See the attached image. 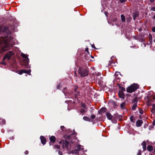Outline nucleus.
<instances>
[{"mask_svg": "<svg viewBox=\"0 0 155 155\" xmlns=\"http://www.w3.org/2000/svg\"><path fill=\"white\" fill-rule=\"evenodd\" d=\"M61 87V84H58L57 86V88L58 89H60V87Z\"/></svg>", "mask_w": 155, "mask_h": 155, "instance_id": "nucleus-43", "label": "nucleus"}, {"mask_svg": "<svg viewBox=\"0 0 155 155\" xmlns=\"http://www.w3.org/2000/svg\"><path fill=\"white\" fill-rule=\"evenodd\" d=\"M130 119L131 122H133V123L134 122V117L133 116H131V117H130Z\"/></svg>", "mask_w": 155, "mask_h": 155, "instance_id": "nucleus-27", "label": "nucleus"}, {"mask_svg": "<svg viewBox=\"0 0 155 155\" xmlns=\"http://www.w3.org/2000/svg\"><path fill=\"white\" fill-rule=\"evenodd\" d=\"M60 143H62V147L64 149L69 150H70V148L69 145V143L66 140H61Z\"/></svg>", "mask_w": 155, "mask_h": 155, "instance_id": "nucleus-3", "label": "nucleus"}, {"mask_svg": "<svg viewBox=\"0 0 155 155\" xmlns=\"http://www.w3.org/2000/svg\"><path fill=\"white\" fill-rule=\"evenodd\" d=\"M141 145L143 146V150H145L146 149V144L145 141H143L141 143Z\"/></svg>", "mask_w": 155, "mask_h": 155, "instance_id": "nucleus-13", "label": "nucleus"}, {"mask_svg": "<svg viewBox=\"0 0 155 155\" xmlns=\"http://www.w3.org/2000/svg\"><path fill=\"white\" fill-rule=\"evenodd\" d=\"M125 102H123L121 103L120 104V107L122 109H124L125 108Z\"/></svg>", "mask_w": 155, "mask_h": 155, "instance_id": "nucleus-16", "label": "nucleus"}, {"mask_svg": "<svg viewBox=\"0 0 155 155\" xmlns=\"http://www.w3.org/2000/svg\"><path fill=\"white\" fill-rule=\"evenodd\" d=\"M40 138L41 143L43 145L45 144L46 143V140L45 138L43 136H41Z\"/></svg>", "mask_w": 155, "mask_h": 155, "instance_id": "nucleus-10", "label": "nucleus"}, {"mask_svg": "<svg viewBox=\"0 0 155 155\" xmlns=\"http://www.w3.org/2000/svg\"><path fill=\"white\" fill-rule=\"evenodd\" d=\"M139 87L138 85L137 84H134L129 87L127 89L128 93H132L135 91Z\"/></svg>", "mask_w": 155, "mask_h": 155, "instance_id": "nucleus-1", "label": "nucleus"}, {"mask_svg": "<svg viewBox=\"0 0 155 155\" xmlns=\"http://www.w3.org/2000/svg\"><path fill=\"white\" fill-rule=\"evenodd\" d=\"M106 116L108 120H111L113 118V116L109 112H106Z\"/></svg>", "mask_w": 155, "mask_h": 155, "instance_id": "nucleus-11", "label": "nucleus"}, {"mask_svg": "<svg viewBox=\"0 0 155 155\" xmlns=\"http://www.w3.org/2000/svg\"><path fill=\"white\" fill-rule=\"evenodd\" d=\"M23 72H24V70H20L18 71V74L20 75H21L22 73H23Z\"/></svg>", "mask_w": 155, "mask_h": 155, "instance_id": "nucleus-28", "label": "nucleus"}, {"mask_svg": "<svg viewBox=\"0 0 155 155\" xmlns=\"http://www.w3.org/2000/svg\"><path fill=\"white\" fill-rule=\"evenodd\" d=\"M81 106L82 107L84 108H86V105H85V104H81Z\"/></svg>", "mask_w": 155, "mask_h": 155, "instance_id": "nucleus-34", "label": "nucleus"}, {"mask_svg": "<svg viewBox=\"0 0 155 155\" xmlns=\"http://www.w3.org/2000/svg\"><path fill=\"white\" fill-rule=\"evenodd\" d=\"M114 58V56H112L110 58V60L109 61V62L110 63V65H111V64L113 63V58Z\"/></svg>", "mask_w": 155, "mask_h": 155, "instance_id": "nucleus-26", "label": "nucleus"}, {"mask_svg": "<svg viewBox=\"0 0 155 155\" xmlns=\"http://www.w3.org/2000/svg\"><path fill=\"white\" fill-rule=\"evenodd\" d=\"M147 149L149 151H151L153 150V147L151 145H149L147 147Z\"/></svg>", "mask_w": 155, "mask_h": 155, "instance_id": "nucleus-18", "label": "nucleus"}, {"mask_svg": "<svg viewBox=\"0 0 155 155\" xmlns=\"http://www.w3.org/2000/svg\"><path fill=\"white\" fill-rule=\"evenodd\" d=\"M77 94H78L79 93V92H77Z\"/></svg>", "mask_w": 155, "mask_h": 155, "instance_id": "nucleus-59", "label": "nucleus"}, {"mask_svg": "<svg viewBox=\"0 0 155 155\" xmlns=\"http://www.w3.org/2000/svg\"><path fill=\"white\" fill-rule=\"evenodd\" d=\"M95 116L93 114L91 115V118L92 119H93L95 118Z\"/></svg>", "mask_w": 155, "mask_h": 155, "instance_id": "nucleus-31", "label": "nucleus"}, {"mask_svg": "<svg viewBox=\"0 0 155 155\" xmlns=\"http://www.w3.org/2000/svg\"><path fill=\"white\" fill-rule=\"evenodd\" d=\"M122 89L123 91H125V89L124 88H123Z\"/></svg>", "mask_w": 155, "mask_h": 155, "instance_id": "nucleus-54", "label": "nucleus"}, {"mask_svg": "<svg viewBox=\"0 0 155 155\" xmlns=\"http://www.w3.org/2000/svg\"><path fill=\"white\" fill-rule=\"evenodd\" d=\"M152 124L153 125H155V120L153 121Z\"/></svg>", "mask_w": 155, "mask_h": 155, "instance_id": "nucleus-48", "label": "nucleus"}, {"mask_svg": "<svg viewBox=\"0 0 155 155\" xmlns=\"http://www.w3.org/2000/svg\"><path fill=\"white\" fill-rule=\"evenodd\" d=\"M13 54V53L11 51H9L4 56L3 58V60L7 59L8 60L10 59L11 57Z\"/></svg>", "mask_w": 155, "mask_h": 155, "instance_id": "nucleus-4", "label": "nucleus"}, {"mask_svg": "<svg viewBox=\"0 0 155 155\" xmlns=\"http://www.w3.org/2000/svg\"><path fill=\"white\" fill-rule=\"evenodd\" d=\"M153 19H155V16H154L153 18Z\"/></svg>", "mask_w": 155, "mask_h": 155, "instance_id": "nucleus-56", "label": "nucleus"}, {"mask_svg": "<svg viewBox=\"0 0 155 155\" xmlns=\"http://www.w3.org/2000/svg\"><path fill=\"white\" fill-rule=\"evenodd\" d=\"M136 15H135V14H133V19H134V20L136 18Z\"/></svg>", "mask_w": 155, "mask_h": 155, "instance_id": "nucleus-36", "label": "nucleus"}, {"mask_svg": "<svg viewBox=\"0 0 155 155\" xmlns=\"http://www.w3.org/2000/svg\"><path fill=\"white\" fill-rule=\"evenodd\" d=\"M28 151L27 150H26L25 152L24 153L25 155H28Z\"/></svg>", "mask_w": 155, "mask_h": 155, "instance_id": "nucleus-37", "label": "nucleus"}, {"mask_svg": "<svg viewBox=\"0 0 155 155\" xmlns=\"http://www.w3.org/2000/svg\"><path fill=\"white\" fill-rule=\"evenodd\" d=\"M91 46L93 48H95V46L94 45H92Z\"/></svg>", "mask_w": 155, "mask_h": 155, "instance_id": "nucleus-52", "label": "nucleus"}, {"mask_svg": "<svg viewBox=\"0 0 155 155\" xmlns=\"http://www.w3.org/2000/svg\"><path fill=\"white\" fill-rule=\"evenodd\" d=\"M54 148L55 149H59L60 148V147L58 145H55V146H54Z\"/></svg>", "mask_w": 155, "mask_h": 155, "instance_id": "nucleus-29", "label": "nucleus"}, {"mask_svg": "<svg viewBox=\"0 0 155 155\" xmlns=\"http://www.w3.org/2000/svg\"><path fill=\"white\" fill-rule=\"evenodd\" d=\"M118 96L120 98H122L123 99H124V94L122 91H119Z\"/></svg>", "mask_w": 155, "mask_h": 155, "instance_id": "nucleus-9", "label": "nucleus"}, {"mask_svg": "<svg viewBox=\"0 0 155 155\" xmlns=\"http://www.w3.org/2000/svg\"><path fill=\"white\" fill-rule=\"evenodd\" d=\"M151 10L153 11H155V6L152 7Z\"/></svg>", "mask_w": 155, "mask_h": 155, "instance_id": "nucleus-39", "label": "nucleus"}, {"mask_svg": "<svg viewBox=\"0 0 155 155\" xmlns=\"http://www.w3.org/2000/svg\"><path fill=\"white\" fill-rule=\"evenodd\" d=\"M149 41H150V44H151L152 43V36L151 34H149Z\"/></svg>", "mask_w": 155, "mask_h": 155, "instance_id": "nucleus-22", "label": "nucleus"}, {"mask_svg": "<svg viewBox=\"0 0 155 155\" xmlns=\"http://www.w3.org/2000/svg\"><path fill=\"white\" fill-rule=\"evenodd\" d=\"M75 97H76V94H75Z\"/></svg>", "mask_w": 155, "mask_h": 155, "instance_id": "nucleus-61", "label": "nucleus"}, {"mask_svg": "<svg viewBox=\"0 0 155 155\" xmlns=\"http://www.w3.org/2000/svg\"><path fill=\"white\" fill-rule=\"evenodd\" d=\"M141 151L140 150H139L137 153V155H141Z\"/></svg>", "mask_w": 155, "mask_h": 155, "instance_id": "nucleus-38", "label": "nucleus"}, {"mask_svg": "<svg viewBox=\"0 0 155 155\" xmlns=\"http://www.w3.org/2000/svg\"><path fill=\"white\" fill-rule=\"evenodd\" d=\"M152 31L153 32H155V27H153L152 28Z\"/></svg>", "mask_w": 155, "mask_h": 155, "instance_id": "nucleus-44", "label": "nucleus"}, {"mask_svg": "<svg viewBox=\"0 0 155 155\" xmlns=\"http://www.w3.org/2000/svg\"><path fill=\"white\" fill-rule=\"evenodd\" d=\"M29 72V71L28 70H24L23 73H28Z\"/></svg>", "mask_w": 155, "mask_h": 155, "instance_id": "nucleus-33", "label": "nucleus"}, {"mask_svg": "<svg viewBox=\"0 0 155 155\" xmlns=\"http://www.w3.org/2000/svg\"><path fill=\"white\" fill-rule=\"evenodd\" d=\"M85 51L88 52V48H86L85 49Z\"/></svg>", "mask_w": 155, "mask_h": 155, "instance_id": "nucleus-50", "label": "nucleus"}, {"mask_svg": "<svg viewBox=\"0 0 155 155\" xmlns=\"http://www.w3.org/2000/svg\"><path fill=\"white\" fill-rule=\"evenodd\" d=\"M154 42H155V39L154 41Z\"/></svg>", "mask_w": 155, "mask_h": 155, "instance_id": "nucleus-62", "label": "nucleus"}, {"mask_svg": "<svg viewBox=\"0 0 155 155\" xmlns=\"http://www.w3.org/2000/svg\"><path fill=\"white\" fill-rule=\"evenodd\" d=\"M137 106V103H135L132 107V109L133 110H134L136 108Z\"/></svg>", "mask_w": 155, "mask_h": 155, "instance_id": "nucleus-23", "label": "nucleus"}, {"mask_svg": "<svg viewBox=\"0 0 155 155\" xmlns=\"http://www.w3.org/2000/svg\"><path fill=\"white\" fill-rule=\"evenodd\" d=\"M64 127V126H61V129L63 131Z\"/></svg>", "mask_w": 155, "mask_h": 155, "instance_id": "nucleus-41", "label": "nucleus"}, {"mask_svg": "<svg viewBox=\"0 0 155 155\" xmlns=\"http://www.w3.org/2000/svg\"><path fill=\"white\" fill-rule=\"evenodd\" d=\"M80 150L79 148H78V149H76L75 150H74L73 153H75V154H77L79 152H80Z\"/></svg>", "mask_w": 155, "mask_h": 155, "instance_id": "nucleus-21", "label": "nucleus"}, {"mask_svg": "<svg viewBox=\"0 0 155 155\" xmlns=\"http://www.w3.org/2000/svg\"><path fill=\"white\" fill-rule=\"evenodd\" d=\"M150 1L151 2L153 3L154 2V0H150Z\"/></svg>", "mask_w": 155, "mask_h": 155, "instance_id": "nucleus-51", "label": "nucleus"}, {"mask_svg": "<svg viewBox=\"0 0 155 155\" xmlns=\"http://www.w3.org/2000/svg\"><path fill=\"white\" fill-rule=\"evenodd\" d=\"M101 73H99L98 74H96V75H95V77H96V78H97L96 79H97V81H98V82H101V81H100L99 80V78H98V79H97V76L96 75H97L98 76V77H99L101 75Z\"/></svg>", "mask_w": 155, "mask_h": 155, "instance_id": "nucleus-24", "label": "nucleus"}, {"mask_svg": "<svg viewBox=\"0 0 155 155\" xmlns=\"http://www.w3.org/2000/svg\"><path fill=\"white\" fill-rule=\"evenodd\" d=\"M117 19L116 18H114L112 20V21L113 22H115L117 20Z\"/></svg>", "mask_w": 155, "mask_h": 155, "instance_id": "nucleus-32", "label": "nucleus"}, {"mask_svg": "<svg viewBox=\"0 0 155 155\" xmlns=\"http://www.w3.org/2000/svg\"><path fill=\"white\" fill-rule=\"evenodd\" d=\"M105 110V108H102L100 110V112H104Z\"/></svg>", "mask_w": 155, "mask_h": 155, "instance_id": "nucleus-30", "label": "nucleus"}, {"mask_svg": "<svg viewBox=\"0 0 155 155\" xmlns=\"http://www.w3.org/2000/svg\"><path fill=\"white\" fill-rule=\"evenodd\" d=\"M83 119L84 120L86 121H90L91 120L90 118L86 116H84L83 117Z\"/></svg>", "mask_w": 155, "mask_h": 155, "instance_id": "nucleus-20", "label": "nucleus"}, {"mask_svg": "<svg viewBox=\"0 0 155 155\" xmlns=\"http://www.w3.org/2000/svg\"><path fill=\"white\" fill-rule=\"evenodd\" d=\"M140 113L141 114H143V110H140Z\"/></svg>", "mask_w": 155, "mask_h": 155, "instance_id": "nucleus-47", "label": "nucleus"}, {"mask_svg": "<svg viewBox=\"0 0 155 155\" xmlns=\"http://www.w3.org/2000/svg\"><path fill=\"white\" fill-rule=\"evenodd\" d=\"M137 97H135L133 100L132 102L133 103H137Z\"/></svg>", "mask_w": 155, "mask_h": 155, "instance_id": "nucleus-25", "label": "nucleus"}, {"mask_svg": "<svg viewBox=\"0 0 155 155\" xmlns=\"http://www.w3.org/2000/svg\"><path fill=\"white\" fill-rule=\"evenodd\" d=\"M154 151L155 152V149L154 150Z\"/></svg>", "mask_w": 155, "mask_h": 155, "instance_id": "nucleus-58", "label": "nucleus"}, {"mask_svg": "<svg viewBox=\"0 0 155 155\" xmlns=\"http://www.w3.org/2000/svg\"><path fill=\"white\" fill-rule=\"evenodd\" d=\"M8 47L7 45H6V46L2 47L1 53H3L8 50Z\"/></svg>", "mask_w": 155, "mask_h": 155, "instance_id": "nucleus-12", "label": "nucleus"}, {"mask_svg": "<svg viewBox=\"0 0 155 155\" xmlns=\"http://www.w3.org/2000/svg\"><path fill=\"white\" fill-rule=\"evenodd\" d=\"M81 152H82V153H83V151H81Z\"/></svg>", "mask_w": 155, "mask_h": 155, "instance_id": "nucleus-60", "label": "nucleus"}, {"mask_svg": "<svg viewBox=\"0 0 155 155\" xmlns=\"http://www.w3.org/2000/svg\"><path fill=\"white\" fill-rule=\"evenodd\" d=\"M78 87H76V88L75 89H74V90H75V91H76V90H77L78 89Z\"/></svg>", "mask_w": 155, "mask_h": 155, "instance_id": "nucleus-53", "label": "nucleus"}, {"mask_svg": "<svg viewBox=\"0 0 155 155\" xmlns=\"http://www.w3.org/2000/svg\"><path fill=\"white\" fill-rule=\"evenodd\" d=\"M154 16H155V15H154Z\"/></svg>", "mask_w": 155, "mask_h": 155, "instance_id": "nucleus-63", "label": "nucleus"}, {"mask_svg": "<svg viewBox=\"0 0 155 155\" xmlns=\"http://www.w3.org/2000/svg\"><path fill=\"white\" fill-rule=\"evenodd\" d=\"M127 0H120V2L121 3H124L127 1Z\"/></svg>", "mask_w": 155, "mask_h": 155, "instance_id": "nucleus-35", "label": "nucleus"}, {"mask_svg": "<svg viewBox=\"0 0 155 155\" xmlns=\"http://www.w3.org/2000/svg\"><path fill=\"white\" fill-rule=\"evenodd\" d=\"M119 74H120L118 72H117V73H115V76H118Z\"/></svg>", "mask_w": 155, "mask_h": 155, "instance_id": "nucleus-46", "label": "nucleus"}, {"mask_svg": "<svg viewBox=\"0 0 155 155\" xmlns=\"http://www.w3.org/2000/svg\"><path fill=\"white\" fill-rule=\"evenodd\" d=\"M21 57L24 58V60L25 61H26V62H27L28 61L29 59L28 58V55H26L23 53H21Z\"/></svg>", "mask_w": 155, "mask_h": 155, "instance_id": "nucleus-6", "label": "nucleus"}, {"mask_svg": "<svg viewBox=\"0 0 155 155\" xmlns=\"http://www.w3.org/2000/svg\"><path fill=\"white\" fill-rule=\"evenodd\" d=\"M0 41L1 43L4 42L6 44L9 41V40L8 39L7 37L3 38L2 37V38L0 39Z\"/></svg>", "mask_w": 155, "mask_h": 155, "instance_id": "nucleus-5", "label": "nucleus"}, {"mask_svg": "<svg viewBox=\"0 0 155 155\" xmlns=\"http://www.w3.org/2000/svg\"><path fill=\"white\" fill-rule=\"evenodd\" d=\"M58 153L60 155H62V152H61L60 151H59Z\"/></svg>", "mask_w": 155, "mask_h": 155, "instance_id": "nucleus-49", "label": "nucleus"}, {"mask_svg": "<svg viewBox=\"0 0 155 155\" xmlns=\"http://www.w3.org/2000/svg\"><path fill=\"white\" fill-rule=\"evenodd\" d=\"M153 108L152 109L155 110V104H153L152 105Z\"/></svg>", "mask_w": 155, "mask_h": 155, "instance_id": "nucleus-42", "label": "nucleus"}, {"mask_svg": "<svg viewBox=\"0 0 155 155\" xmlns=\"http://www.w3.org/2000/svg\"><path fill=\"white\" fill-rule=\"evenodd\" d=\"M151 112L153 113H155V110L154 109H152L151 110Z\"/></svg>", "mask_w": 155, "mask_h": 155, "instance_id": "nucleus-40", "label": "nucleus"}, {"mask_svg": "<svg viewBox=\"0 0 155 155\" xmlns=\"http://www.w3.org/2000/svg\"><path fill=\"white\" fill-rule=\"evenodd\" d=\"M121 18L122 21L124 22L125 21V18L124 15L122 14L121 15Z\"/></svg>", "mask_w": 155, "mask_h": 155, "instance_id": "nucleus-19", "label": "nucleus"}, {"mask_svg": "<svg viewBox=\"0 0 155 155\" xmlns=\"http://www.w3.org/2000/svg\"><path fill=\"white\" fill-rule=\"evenodd\" d=\"M153 99L154 100H155V96H154L153 97Z\"/></svg>", "mask_w": 155, "mask_h": 155, "instance_id": "nucleus-55", "label": "nucleus"}, {"mask_svg": "<svg viewBox=\"0 0 155 155\" xmlns=\"http://www.w3.org/2000/svg\"><path fill=\"white\" fill-rule=\"evenodd\" d=\"M78 73L81 77H86L88 75V71L82 68H80L78 70Z\"/></svg>", "mask_w": 155, "mask_h": 155, "instance_id": "nucleus-2", "label": "nucleus"}, {"mask_svg": "<svg viewBox=\"0 0 155 155\" xmlns=\"http://www.w3.org/2000/svg\"><path fill=\"white\" fill-rule=\"evenodd\" d=\"M144 40H145L144 39H143V38H142V39H141L140 40V41H141V42H143L144 41Z\"/></svg>", "mask_w": 155, "mask_h": 155, "instance_id": "nucleus-45", "label": "nucleus"}, {"mask_svg": "<svg viewBox=\"0 0 155 155\" xmlns=\"http://www.w3.org/2000/svg\"><path fill=\"white\" fill-rule=\"evenodd\" d=\"M143 123V121L141 120H138L136 122V126L137 127H140Z\"/></svg>", "mask_w": 155, "mask_h": 155, "instance_id": "nucleus-8", "label": "nucleus"}, {"mask_svg": "<svg viewBox=\"0 0 155 155\" xmlns=\"http://www.w3.org/2000/svg\"><path fill=\"white\" fill-rule=\"evenodd\" d=\"M55 137L53 136H51L49 138V139L50 140L49 144L50 145H51V143L52 142L53 143H54L55 142Z\"/></svg>", "mask_w": 155, "mask_h": 155, "instance_id": "nucleus-7", "label": "nucleus"}, {"mask_svg": "<svg viewBox=\"0 0 155 155\" xmlns=\"http://www.w3.org/2000/svg\"><path fill=\"white\" fill-rule=\"evenodd\" d=\"M85 59H86L87 60H88V59L87 58H85Z\"/></svg>", "mask_w": 155, "mask_h": 155, "instance_id": "nucleus-57", "label": "nucleus"}, {"mask_svg": "<svg viewBox=\"0 0 155 155\" xmlns=\"http://www.w3.org/2000/svg\"><path fill=\"white\" fill-rule=\"evenodd\" d=\"M6 121L5 120L0 119V124L2 125H4L5 124Z\"/></svg>", "mask_w": 155, "mask_h": 155, "instance_id": "nucleus-17", "label": "nucleus"}, {"mask_svg": "<svg viewBox=\"0 0 155 155\" xmlns=\"http://www.w3.org/2000/svg\"><path fill=\"white\" fill-rule=\"evenodd\" d=\"M86 108L81 109L80 111V113L83 115H84L85 113L87 111Z\"/></svg>", "mask_w": 155, "mask_h": 155, "instance_id": "nucleus-14", "label": "nucleus"}, {"mask_svg": "<svg viewBox=\"0 0 155 155\" xmlns=\"http://www.w3.org/2000/svg\"><path fill=\"white\" fill-rule=\"evenodd\" d=\"M147 105L148 106H150L151 105V100L148 97H147L146 99Z\"/></svg>", "mask_w": 155, "mask_h": 155, "instance_id": "nucleus-15", "label": "nucleus"}]
</instances>
